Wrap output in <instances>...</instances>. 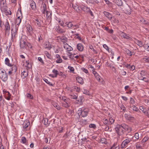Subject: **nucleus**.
I'll return each mask as SVG.
<instances>
[{"label": "nucleus", "instance_id": "f257e3e1", "mask_svg": "<svg viewBox=\"0 0 149 149\" xmlns=\"http://www.w3.org/2000/svg\"><path fill=\"white\" fill-rule=\"evenodd\" d=\"M114 121L115 120L112 117L110 118L109 120L106 119H103V123L106 126L105 127L106 130L109 131V125L113 124Z\"/></svg>", "mask_w": 149, "mask_h": 149}, {"label": "nucleus", "instance_id": "f03ea898", "mask_svg": "<svg viewBox=\"0 0 149 149\" xmlns=\"http://www.w3.org/2000/svg\"><path fill=\"white\" fill-rule=\"evenodd\" d=\"M88 111L89 110L88 109L81 108L79 109L77 113L79 116H80L81 115L82 117H84L87 116Z\"/></svg>", "mask_w": 149, "mask_h": 149}, {"label": "nucleus", "instance_id": "7ed1b4c3", "mask_svg": "<svg viewBox=\"0 0 149 149\" xmlns=\"http://www.w3.org/2000/svg\"><path fill=\"white\" fill-rule=\"evenodd\" d=\"M60 99L63 101L62 105L63 107L68 108L70 106V100L65 96H62L60 97Z\"/></svg>", "mask_w": 149, "mask_h": 149}, {"label": "nucleus", "instance_id": "20e7f679", "mask_svg": "<svg viewBox=\"0 0 149 149\" xmlns=\"http://www.w3.org/2000/svg\"><path fill=\"white\" fill-rule=\"evenodd\" d=\"M17 18L16 19L15 21V27L18 28L21 21L22 18V14L21 11H18L17 12Z\"/></svg>", "mask_w": 149, "mask_h": 149}, {"label": "nucleus", "instance_id": "39448f33", "mask_svg": "<svg viewBox=\"0 0 149 149\" xmlns=\"http://www.w3.org/2000/svg\"><path fill=\"white\" fill-rule=\"evenodd\" d=\"M115 130L119 137L122 135L124 133V131L123 130L121 125H117L116 126Z\"/></svg>", "mask_w": 149, "mask_h": 149}, {"label": "nucleus", "instance_id": "423d86ee", "mask_svg": "<svg viewBox=\"0 0 149 149\" xmlns=\"http://www.w3.org/2000/svg\"><path fill=\"white\" fill-rule=\"evenodd\" d=\"M65 24L68 29L75 30L79 28V26L78 24L73 25L71 22H67Z\"/></svg>", "mask_w": 149, "mask_h": 149}, {"label": "nucleus", "instance_id": "0eeeda50", "mask_svg": "<svg viewBox=\"0 0 149 149\" xmlns=\"http://www.w3.org/2000/svg\"><path fill=\"white\" fill-rule=\"evenodd\" d=\"M0 77L2 81L4 82H5L8 79L7 74L4 70H1Z\"/></svg>", "mask_w": 149, "mask_h": 149}, {"label": "nucleus", "instance_id": "6e6552de", "mask_svg": "<svg viewBox=\"0 0 149 149\" xmlns=\"http://www.w3.org/2000/svg\"><path fill=\"white\" fill-rule=\"evenodd\" d=\"M90 66V67L89 68H90L91 69V70L93 72V74L94 75V76L95 77L96 79L99 82L100 81V78L101 77L98 74L97 72L95 71H94V68L93 66Z\"/></svg>", "mask_w": 149, "mask_h": 149}, {"label": "nucleus", "instance_id": "1a4fd4ad", "mask_svg": "<svg viewBox=\"0 0 149 149\" xmlns=\"http://www.w3.org/2000/svg\"><path fill=\"white\" fill-rule=\"evenodd\" d=\"M123 130L124 129L125 131L130 132L132 131V129L131 127L125 124H122L121 125Z\"/></svg>", "mask_w": 149, "mask_h": 149}, {"label": "nucleus", "instance_id": "9d476101", "mask_svg": "<svg viewBox=\"0 0 149 149\" xmlns=\"http://www.w3.org/2000/svg\"><path fill=\"white\" fill-rule=\"evenodd\" d=\"M18 28L15 27V28L12 29L11 30V39L13 41L15 38L16 35L17 33Z\"/></svg>", "mask_w": 149, "mask_h": 149}, {"label": "nucleus", "instance_id": "9b49d317", "mask_svg": "<svg viewBox=\"0 0 149 149\" xmlns=\"http://www.w3.org/2000/svg\"><path fill=\"white\" fill-rule=\"evenodd\" d=\"M130 141V139H127L124 141H123L121 144V148H123L126 146L127 144Z\"/></svg>", "mask_w": 149, "mask_h": 149}, {"label": "nucleus", "instance_id": "f8f14e48", "mask_svg": "<svg viewBox=\"0 0 149 149\" xmlns=\"http://www.w3.org/2000/svg\"><path fill=\"white\" fill-rule=\"evenodd\" d=\"M40 10L43 14H45V12L47 10L46 4L42 3L40 7Z\"/></svg>", "mask_w": 149, "mask_h": 149}, {"label": "nucleus", "instance_id": "ddd939ff", "mask_svg": "<svg viewBox=\"0 0 149 149\" xmlns=\"http://www.w3.org/2000/svg\"><path fill=\"white\" fill-rule=\"evenodd\" d=\"M33 21L36 25L38 27H40L41 26L42 22L37 17L34 19Z\"/></svg>", "mask_w": 149, "mask_h": 149}, {"label": "nucleus", "instance_id": "4468645a", "mask_svg": "<svg viewBox=\"0 0 149 149\" xmlns=\"http://www.w3.org/2000/svg\"><path fill=\"white\" fill-rule=\"evenodd\" d=\"M80 8L81 10L85 12L86 13H88V12L90 9V8H89L82 4L80 5Z\"/></svg>", "mask_w": 149, "mask_h": 149}, {"label": "nucleus", "instance_id": "2eb2a0df", "mask_svg": "<svg viewBox=\"0 0 149 149\" xmlns=\"http://www.w3.org/2000/svg\"><path fill=\"white\" fill-rule=\"evenodd\" d=\"M120 36L123 38H125L130 40L131 38L128 35H127L126 33H123V32H120Z\"/></svg>", "mask_w": 149, "mask_h": 149}, {"label": "nucleus", "instance_id": "dca6fc26", "mask_svg": "<svg viewBox=\"0 0 149 149\" xmlns=\"http://www.w3.org/2000/svg\"><path fill=\"white\" fill-rule=\"evenodd\" d=\"M72 6L73 8L77 12H79L80 11V5H78V3H76L75 4H73Z\"/></svg>", "mask_w": 149, "mask_h": 149}, {"label": "nucleus", "instance_id": "f3484780", "mask_svg": "<svg viewBox=\"0 0 149 149\" xmlns=\"http://www.w3.org/2000/svg\"><path fill=\"white\" fill-rule=\"evenodd\" d=\"M63 48L68 51H71L73 49L72 48L68 45L67 43H65L63 45Z\"/></svg>", "mask_w": 149, "mask_h": 149}, {"label": "nucleus", "instance_id": "a211bd4d", "mask_svg": "<svg viewBox=\"0 0 149 149\" xmlns=\"http://www.w3.org/2000/svg\"><path fill=\"white\" fill-rule=\"evenodd\" d=\"M103 13L104 15L108 18L109 20H111L112 18V15L110 13L104 11L103 12Z\"/></svg>", "mask_w": 149, "mask_h": 149}, {"label": "nucleus", "instance_id": "6ab92c4d", "mask_svg": "<svg viewBox=\"0 0 149 149\" xmlns=\"http://www.w3.org/2000/svg\"><path fill=\"white\" fill-rule=\"evenodd\" d=\"M139 109L142 111L143 113H144L145 115L147 114L148 111L146 107L141 106H140L139 107Z\"/></svg>", "mask_w": 149, "mask_h": 149}, {"label": "nucleus", "instance_id": "aec40b11", "mask_svg": "<svg viewBox=\"0 0 149 149\" xmlns=\"http://www.w3.org/2000/svg\"><path fill=\"white\" fill-rule=\"evenodd\" d=\"M30 6L32 10H35L36 9V6L35 3L33 1L31 0V2Z\"/></svg>", "mask_w": 149, "mask_h": 149}, {"label": "nucleus", "instance_id": "412c9836", "mask_svg": "<svg viewBox=\"0 0 149 149\" xmlns=\"http://www.w3.org/2000/svg\"><path fill=\"white\" fill-rule=\"evenodd\" d=\"M77 48L78 51H82L84 49V47L81 43H78L77 45Z\"/></svg>", "mask_w": 149, "mask_h": 149}, {"label": "nucleus", "instance_id": "4be33fe9", "mask_svg": "<svg viewBox=\"0 0 149 149\" xmlns=\"http://www.w3.org/2000/svg\"><path fill=\"white\" fill-rule=\"evenodd\" d=\"M120 147L118 142L114 143L113 145L111 147L110 149H119Z\"/></svg>", "mask_w": 149, "mask_h": 149}, {"label": "nucleus", "instance_id": "5701e85b", "mask_svg": "<svg viewBox=\"0 0 149 149\" xmlns=\"http://www.w3.org/2000/svg\"><path fill=\"white\" fill-rule=\"evenodd\" d=\"M27 32L29 35H31L33 33L32 29L31 26L29 25H27Z\"/></svg>", "mask_w": 149, "mask_h": 149}, {"label": "nucleus", "instance_id": "b1692460", "mask_svg": "<svg viewBox=\"0 0 149 149\" xmlns=\"http://www.w3.org/2000/svg\"><path fill=\"white\" fill-rule=\"evenodd\" d=\"M30 125V123L29 120H25L23 124V127L24 128H26L28 126Z\"/></svg>", "mask_w": 149, "mask_h": 149}, {"label": "nucleus", "instance_id": "393cba45", "mask_svg": "<svg viewBox=\"0 0 149 149\" xmlns=\"http://www.w3.org/2000/svg\"><path fill=\"white\" fill-rule=\"evenodd\" d=\"M52 105L56 109L58 110H59L60 109V107L58 103L55 102H52Z\"/></svg>", "mask_w": 149, "mask_h": 149}, {"label": "nucleus", "instance_id": "a878e982", "mask_svg": "<svg viewBox=\"0 0 149 149\" xmlns=\"http://www.w3.org/2000/svg\"><path fill=\"white\" fill-rule=\"evenodd\" d=\"M28 74V72L25 71H23L21 73V76L22 79L25 78Z\"/></svg>", "mask_w": 149, "mask_h": 149}, {"label": "nucleus", "instance_id": "bb28decb", "mask_svg": "<svg viewBox=\"0 0 149 149\" xmlns=\"http://www.w3.org/2000/svg\"><path fill=\"white\" fill-rule=\"evenodd\" d=\"M56 30L57 31L60 33H63L64 32V30L58 26H56Z\"/></svg>", "mask_w": 149, "mask_h": 149}, {"label": "nucleus", "instance_id": "cd10ccee", "mask_svg": "<svg viewBox=\"0 0 149 149\" xmlns=\"http://www.w3.org/2000/svg\"><path fill=\"white\" fill-rule=\"evenodd\" d=\"M4 96L6 100H10L11 94L9 92L5 95H4Z\"/></svg>", "mask_w": 149, "mask_h": 149}, {"label": "nucleus", "instance_id": "c85d7f7f", "mask_svg": "<svg viewBox=\"0 0 149 149\" xmlns=\"http://www.w3.org/2000/svg\"><path fill=\"white\" fill-rule=\"evenodd\" d=\"M20 46L21 48H24L26 46V42L24 40H21L20 42Z\"/></svg>", "mask_w": 149, "mask_h": 149}, {"label": "nucleus", "instance_id": "c756f323", "mask_svg": "<svg viewBox=\"0 0 149 149\" xmlns=\"http://www.w3.org/2000/svg\"><path fill=\"white\" fill-rule=\"evenodd\" d=\"M60 39L61 42L63 43L64 45L65 43H67L66 42L67 41V38H66L63 36L60 38Z\"/></svg>", "mask_w": 149, "mask_h": 149}, {"label": "nucleus", "instance_id": "7c9ffc66", "mask_svg": "<svg viewBox=\"0 0 149 149\" xmlns=\"http://www.w3.org/2000/svg\"><path fill=\"white\" fill-rule=\"evenodd\" d=\"M132 139L134 141H137L139 139V134L138 133H135L134 136L132 137Z\"/></svg>", "mask_w": 149, "mask_h": 149}, {"label": "nucleus", "instance_id": "2f4dec72", "mask_svg": "<svg viewBox=\"0 0 149 149\" xmlns=\"http://www.w3.org/2000/svg\"><path fill=\"white\" fill-rule=\"evenodd\" d=\"M135 43L139 45L140 47H141L143 46V44L142 42L137 39H135Z\"/></svg>", "mask_w": 149, "mask_h": 149}, {"label": "nucleus", "instance_id": "473e14b6", "mask_svg": "<svg viewBox=\"0 0 149 149\" xmlns=\"http://www.w3.org/2000/svg\"><path fill=\"white\" fill-rule=\"evenodd\" d=\"M99 142L102 143L107 144V141L106 139L104 138H100L99 140Z\"/></svg>", "mask_w": 149, "mask_h": 149}, {"label": "nucleus", "instance_id": "72a5a7b5", "mask_svg": "<svg viewBox=\"0 0 149 149\" xmlns=\"http://www.w3.org/2000/svg\"><path fill=\"white\" fill-rule=\"evenodd\" d=\"M77 80L78 82L81 84H83L84 83L83 79L82 78L80 77H77Z\"/></svg>", "mask_w": 149, "mask_h": 149}, {"label": "nucleus", "instance_id": "f704fd0d", "mask_svg": "<svg viewBox=\"0 0 149 149\" xmlns=\"http://www.w3.org/2000/svg\"><path fill=\"white\" fill-rule=\"evenodd\" d=\"M6 30L9 31L10 28V26L8 22H6L5 25Z\"/></svg>", "mask_w": 149, "mask_h": 149}, {"label": "nucleus", "instance_id": "c9c22d12", "mask_svg": "<svg viewBox=\"0 0 149 149\" xmlns=\"http://www.w3.org/2000/svg\"><path fill=\"white\" fill-rule=\"evenodd\" d=\"M10 67V70L13 71V73L15 72L17 70V68L16 66H9Z\"/></svg>", "mask_w": 149, "mask_h": 149}, {"label": "nucleus", "instance_id": "e433bc0d", "mask_svg": "<svg viewBox=\"0 0 149 149\" xmlns=\"http://www.w3.org/2000/svg\"><path fill=\"white\" fill-rule=\"evenodd\" d=\"M48 120L47 118H43L42 120V123L45 125H48Z\"/></svg>", "mask_w": 149, "mask_h": 149}, {"label": "nucleus", "instance_id": "4c0bfd02", "mask_svg": "<svg viewBox=\"0 0 149 149\" xmlns=\"http://www.w3.org/2000/svg\"><path fill=\"white\" fill-rule=\"evenodd\" d=\"M116 3L118 6H121L123 4V2L121 0H116Z\"/></svg>", "mask_w": 149, "mask_h": 149}, {"label": "nucleus", "instance_id": "58836bf2", "mask_svg": "<svg viewBox=\"0 0 149 149\" xmlns=\"http://www.w3.org/2000/svg\"><path fill=\"white\" fill-rule=\"evenodd\" d=\"M119 106L120 108V109L122 110L123 111H124L126 110V108L122 104H119Z\"/></svg>", "mask_w": 149, "mask_h": 149}, {"label": "nucleus", "instance_id": "ea45409f", "mask_svg": "<svg viewBox=\"0 0 149 149\" xmlns=\"http://www.w3.org/2000/svg\"><path fill=\"white\" fill-rule=\"evenodd\" d=\"M26 139L25 137L22 136L21 139V142L24 143L26 144Z\"/></svg>", "mask_w": 149, "mask_h": 149}, {"label": "nucleus", "instance_id": "a19ab883", "mask_svg": "<svg viewBox=\"0 0 149 149\" xmlns=\"http://www.w3.org/2000/svg\"><path fill=\"white\" fill-rule=\"evenodd\" d=\"M5 64L7 65H12L10 63V60L8 58H5Z\"/></svg>", "mask_w": 149, "mask_h": 149}, {"label": "nucleus", "instance_id": "79ce46f5", "mask_svg": "<svg viewBox=\"0 0 149 149\" xmlns=\"http://www.w3.org/2000/svg\"><path fill=\"white\" fill-rule=\"evenodd\" d=\"M125 52L129 56H131L132 55V52L128 49H126L125 50Z\"/></svg>", "mask_w": 149, "mask_h": 149}, {"label": "nucleus", "instance_id": "37998d69", "mask_svg": "<svg viewBox=\"0 0 149 149\" xmlns=\"http://www.w3.org/2000/svg\"><path fill=\"white\" fill-rule=\"evenodd\" d=\"M5 100L3 99V97L2 95L0 96V105L4 104Z\"/></svg>", "mask_w": 149, "mask_h": 149}, {"label": "nucleus", "instance_id": "c03bdc74", "mask_svg": "<svg viewBox=\"0 0 149 149\" xmlns=\"http://www.w3.org/2000/svg\"><path fill=\"white\" fill-rule=\"evenodd\" d=\"M143 47L145 49L148 51H149V44H144L143 45Z\"/></svg>", "mask_w": 149, "mask_h": 149}, {"label": "nucleus", "instance_id": "a18cd8bd", "mask_svg": "<svg viewBox=\"0 0 149 149\" xmlns=\"http://www.w3.org/2000/svg\"><path fill=\"white\" fill-rule=\"evenodd\" d=\"M136 147L137 149H139L142 148V146L141 144L139 143H137L136 144Z\"/></svg>", "mask_w": 149, "mask_h": 149}, {"label": "nucleus", "instance_id": "49530a36", "mask_svg": "<svg viewBox=\"0 0 149 149\" xmlns=\"http://www.w3.org/2000/svg\"><path fill=\"white\" fill-rule=\"evenodd\" d=\"M140 79H142L145 82H149V76L148 77V78H146L145 77H141Z\"/></svg>", "mask_w": 149, "mask_h": 149}, {"label": "nucleus", "instance_id": "de8ad7c7", "mask_svg": "<svg viewBox=\"0 0 149 149\" xmlns=\"http://www.w3.org/2000/svg\"><path fill=\"white\" fill-rule=\"evenodd\" d=\"M70 98L71 99H77V96L74 94H72L70 95Z\"/></svg>", "mask_w": 149, "mask_h": 149}, {"label": "nucleus", "instance_id": "09e8293b", "mask_svg": "<svg viewBox=\"0 0 149 149\" xmlns=\"http://www.w3.org/2000/svg\"><path fill=\"white\" fill-rule=\"evenodd\" d=\"M89 127L90 128H93L95 129L96 128V125L94 124H91L89 125Z\"/></svg>", "mask_w": 149, "mask_h": 149}, {"label": "nucleus", "instance_id": "8fccbe9b", "mask_svg": "<svg viewBox=\"0 0 149 149\" xmlns=\"http://www.w3.org/2000/svg\"><path fill=\"white\" fill-rule=\"evenodd\" d=\"M45 54L46 56H47V58L51 59V55L49 54V52H47V51H45Z\"/></svg>", "mask_w": 149, "mask_h": 149}, {"label": "nucleus", "instance_id": "3c124183", "mask_svg": "<svg viewBox=\"0 0 149 149\" xmlns=\"http://www.w3.org/2000/svg\"><path fill=\"white\" fill-rule=\"evenodd\" d=\"M43 80L46 83L49 84V85L51 86L53 85L52 83L49 81L47 79H45Z\"/></svg>", "mask_w": 149, "mask_h": 149}, {"label": "nucleus", "instance_id": "603ef678", "mask_svg": "<svg viewBox=\"0 0 149 149\" xmlns=\"http://www.w3.org/2000/svg\"><path fill=\"white\" fill-rule=\"evenodd\" d=\"M52 72L56 76V77H57L58 74V72L57 70H56L55 69H53L52 70Z\"/></svg>", "mask_w": 149, "mask_h": 149}, {"label": "nucleus", "instance_id": "864d4df0", "mask_svg": "<svg viewBox=\"0 0 149 149\" xmlns=\"http://www.w3.org/2000/svg\"><path fill=\"white\" fill-rule=\"evenodd\" d=\"M81 123L83 124L84 125H86L87 123L88 122L86 120L82 119L81 121Z\"/></svg>", "mask_w": 149, "mask_h": 149}, {"label": "nucleus", "instance_id": "5fc2aeb1", "mask_svg": "<svg viewBox=\"0 0 149 149\" xmlns=\"http://www.w3.org/2000/svg\"><path fill=\"white\" fill-rule=\"evenodd\" d=\"M146 74V72L142 70L140 72L141 76H144Z\"/></svg>", "mask_w": 149, "mask_h": 149}, {"label": "nucleus", "instance_id": "6e6d98bb", "mask_svg": "<svg viewBox=\"0 0 149 149\" xmlns=\"http://www.w3.org/2000/svg\"><path fill=\"white\" fill-rule=\"evenodd\" d=\"M132 110L136 111H138L139 110V109L136 107L134 105H133L132 106Z\"/></svg>", "mask_w": 149, "mask_h": 149}, {"label": "nucleus", "instance_id": "4d7b16f0", "mask_svg": "<svg viewBox=\"0 0 149 149\" xmlns=\"http://www.w3.org/2000/svg\"><path fill=\"white\" fill-rule=\"evenodd\" d=\"M83 92V93L86 94V95H90V93L89 91L85 89H84V91H82Z\"/></svg>", "mask_w": 149, "mask_h": 149}, {"label": "nucleus", "instance_id": "13d9d810", "mask_svg": "<svg viewBox=\"0 0 149 149\" xmlns=\"http://www.w3.org/2000/svg\"><path fill=\"white\" fill-rule=\"evenodd\" d=\"M130 104H134L135 103V101L134 99L132 97H130Z\"/></svg>", "mask_w": 149, "mask_h": 149}, {"label": "nucleus", "instance_id": "bf43d9fd", "mask_svg": "<svg viewBox=\"0 0 149 149\" xmlns=\"http://www.w3.org/2000/svg\"><path fill=\"white\" fill-rule=\"evenodd\" d=\"M68 69H69L70 71V72H73L74 69L73 67H71L70 66H68Z\"/></svg>", "mask_w": 149, "mask_h": 149}, {"label": "nucleus", "instance_id": "052dcab7", "mask_svg": "<svg viewBox=\"0 0 149 149\" xmlns=\"http://www.w3.org/2000/svg\"><path fill=\"white\" fill-rule=\"evenodd\" d=\"M73 89L77 92H79L80 91V88L77 86H74Z\"/></svg>", "mask_w": 149, "mask_h": 149}, {"label": "nucleus", "instance_id": "680f3d73", "mask_svg": "<svg viewBox=\"0 0 149 149\" xmlns=\"http://www.w3.org/2000/svg\"><path fill=\"white\" fill-rule=\"evenodd\" d=\"M103 46L104 48L107 50L109 52V47L106 44H104Z\"/></svg>", "mask_w": 149, "mask_h": 149}, {"label": "nucleus", "instance_id": "e2e57ef3", "mask_svg": "<svg viewBox=\"0 0 149 149\" xmlns=\"http://www.w3.org/2000/svg\"><path fill=\"white\" fill-rule=\"evenodd\" d=\"M127 68H130L131 70H133L135 69V66H126Z\"/></svg>", "mask_w": 149, "mask_h": 149}, {"label": "nucleus", "instance_id": "0e129e2a", "mask_svg": "<svg viewBox=\"0 0 149 149\" xmlns=\"http://www.w3.org/2000/svg\"><path fill=\"white\" fill-rule=\"evenodd\" d=\"M57 59L56 61V62L57 63H60L62 62V60L61 58H57Z\"/></svg>", "mask_w": 149, "mask_h": 149}, {"label": "nucleus", "instance_id": "69168bd1", "mask_svg": "<svg viewBox=\"0 0 149 149\" xmlns=\"http://www.w3.org/2000/svg\"><path fill=\"white\" fill-rule=\"evenodd\" d=\"M93 0H87L86 3L87 4H93Z\"/></svg>", "mask_w": 149, "mask_h": 149}, {"label": "nucleus", "instance_id": "338daca9", "mask_svg": "<svg viewBox=\"0 0 149 149\" xmlns=\"http://www.w3.org/2000/svg\"><path fill=\"white\" fill-rule=\"evenodd\" d=\"M59 23L62 26H66L64 25V22L63 21H61V20H59Z\"/></svg>", "mask_w": 149, "mask_h": 149}, {"label": "nucleus", "instance_id": "774afa93", "mask_svg": "<svg viewBox=\"0 0 149 149\" xmlns=\"http://www.w3.org/2000/svg\"><path fill=\"white\" fill-rule=\"evenodd\" d=\"M149 138L148 136H146L144 137L142 140L143 142H145L147 141L148 139Z\"/></svg>", "mask_w": 149, "mask_h": 149}]
</instances>
